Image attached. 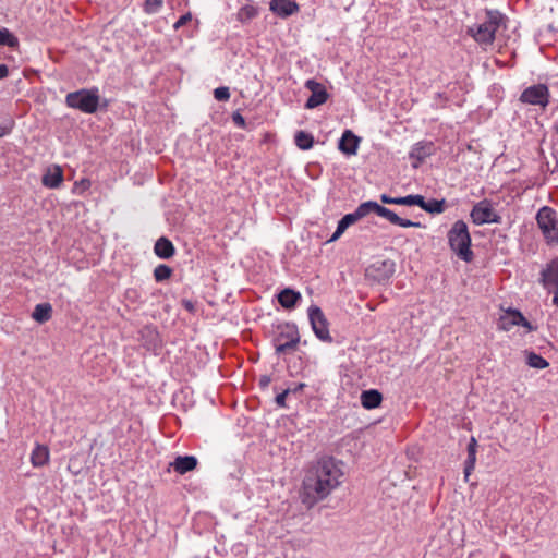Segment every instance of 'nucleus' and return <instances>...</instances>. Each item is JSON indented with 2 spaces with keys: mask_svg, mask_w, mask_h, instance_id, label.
<instances>
[{
  "mask_svg": "<svg viewBox=\"0 0 558 558\" xmlns=\"http://www.w3.org/2000/svg\"><path fill=\"white\" fill-rule=\"evenodd\" d=\"M342 463L332 457H323L305 473L301 488L302 504L313 508L327 498L342 483Z\"/></svg>",
  "mask_w": 558,
  "mask_h": 558,
  "instance_id": "obj_1",
  "label": "nucleus"
},
{
  "mask_svg": "<svg viewBox=\"0 0 558 558\" xmlns=\"http://www.w3.org/2000/svg\"><path fill=\"white\" fill-rule=\"evenodd\" d=\"M371 213H375L377 216L387 219L390 223L410 228V227H420V222H414L409 219H404L399 217L392 210L379 205L377 202L367 201L361 203L353 213L347 214L342 217L343 221L348 225V227L354 225L360 219L366 217Z\"/></svg>",
  "mask_w": 558,
  "mask_h": 558,
  "instance_id": "obj_2",
  "label": "nucleus"
},
{
  "mask_svg": "<svg viewBox=\"0 0 558 558\" xmlns=\"http://www.w3.org/2000/svg\"><path fill=\"white\" fill-rule=\"evenodd\" d=\"M508 19L498 10H486L485 20L478 24L470 26L466 31L478 45H492L495 40L496 33L504 26L506 27Z\"/></svg>",
  "mask_w": 558,
  "mask_h": 558,
  "instance_id": "obj_3",
  "label": "nucleus"
},
{
  "mask_svg": "<svg viewBox=\"0 0 558 558\" xmlns=\"http://www.w3.org/2000/svg\"><path fill=\"white\" fill-rule=\"evenodd\" d=\"M450 248L458 257L466 263L471 262L474 254L471 250V235L463 220L456 221L448 232Z\"/></svg>",
  "mask_w": 558,
  "mask_h": 558,
  "instance_id": "obj_4",
  "label": "nucleus"
},
{
  "mask_svg": "<svg viewBox=\"0 0 558 558\" xmlns=\"http://www.w3.org/2000/svg\"><path fill=\"white\" fill-rule=\"evenodd\" d=\"M99 101L100 95L97 87L82 88L71 92L65 96V105L69 108L76 109L88 114H93L98 110Z\"/></svg>",
  "mask_w": 558,
  "mask_h": 558,
  "instance_id": "obj_5",
  "label": "nucleus"
},
{
  "mask_svg": "<svg viewBox=\"0 0 558 558\" xmlns=\"http://www.w3.org/2000/svg\"><path fill=\"white\" fill-rule=\"evenodd\" d=\"M300 343V333L294 323H280L276 327L274 345L277 355L291 353Z\"/></svg>",
  "mask_w": 558,
  "mask_h": 558,
  "instance_id": "obj_6",
  "label": "nucleus"
},
{
  "mask_svg": "<svg viewBox=\"0 0 558 558\" xmlns=\"http://www.w3.org/2000/svg\"><path fill=\"white\" fill-rule=\"evenodd\" d=\"M536 221L546 241L550 244H558V217L556 210L549 206H543L537 211Z\"/></svg>",
  "mask_w": 558,
  "mask_h": 558,
  "instance_id": "obj_7",
  "label": "nucleus"
},
{
  "mask_svg": "<svg viewBox=\"0 0 558 558\" xmlns=\"http://www.w3.org/2000/svg\"><path fill=\"white\" fill-rule=\"evenodd\" d=\"M470 217L476 226L501 222V217L494 210L492 202L486 198L473 206Z\"/></svg>",
  "mask_w": 558,
  "mask_h": 558,
  "instance_id": "obj_8",
  "label": "nucleus"
},
{
  "mask_svg": "<svg viewBox=\"0 0 558 558\" xmlns=\"http://www.w3.org/2000/svg\"><path fill=\"white\" fill-rule=\"evenodd\" d=\"M308 319L315 336L324 342H332L329 333L328 320L322 308L317 305H311L308 308Z\"/></svg>",
  "mask_w": 558,
  "mask_h": 558,
  "instance_id": "obj_9",
  "label": "nucleus"
},
{
  "mask_svg": "<svg viewBox=\"0 0 558 558\" xmlns=\"http://www.w3.org/2000/svg\"><path fill=\"white\" fill-rule=\"evenodd\" d=\"M549 89L545 84H535L525 88L520 95V101L545 108L549 104Z\"/></svg>",
  "mask_w": 558,
  "mask_h": 558,
  "instance_id": "obj_10",
  "label": "nucleus"
},
{
  "mask_svg": "<svg viewBox=\"0 0 558 558\" xmlns=\"http://www.w3.org/2000/svg\"><path fill=\"white\" fill-rule=\"evenodd\" d=\"M514 326H522L527 332L536 330L519 310L508 308L499 319V328L510 331Z\"/></svg>",
  "mask_w": 558,
  "mask_h": 558,
  "instance_id": "obj_11",
  "label": "nucleus"
},
{
  "mask_svg": "<svg viewBox=\"0 0 558 558\" xmlns=\"http://www.w3.org/2000/svg\"><path fill=\"white\" fill-rule=\"evenodd\" d=\"M304 87L311 92V96L305 102L306 109H314L324 105L329 99V93L326 87L314 78L305 82Z\"/></svg>",
  "mask_w": 558,
  "mask_h": 558,
  "instance_id": "obj_12",
  "label": "nucleus"
},
{
  "mask_svg": "<svg viewBox=\"0 0 558 558\" xmlns=\"http://www.w3.org/2000/svg\"><path fill=\"white\" fill-rule=\"evenodd\" d=\"M436 153L435 144L430 141H421L415 143L410 153L409 158L412 161V167L417 169L426 158L433 156Z\"/></svg>",
  "mask_w": 558,
  "mask_h": 558,
  "instance_id": "obj_13",
  "label": "nucleus"
},
{
  "mask_svg": "<svg viewBox=\"0 0 558 558\" xmlns=\"http://www.w3.org/2000/svg\"><path fill=\"white\" fill-rule=\"evenodd\" d=\"M395 262L391 259H384L374 263L368 269L367 272L378 282L388 281L395 274Z\"/></svg>",
  "mask_w": 558,
  "mask_h": 558,
  "instance_id": "obj_14",
  "label": "nucleus"
},
{
  "mask_svg": "<svg viewBox=\"0 0 558 558\" xmlns=\"http://www.w3.org/2000/svg\"><path fill=\"white\" fill-rule=\"evenodd\" d=\"M270 11L281 19H287L299 12L300 7L294 0H271Z\"/></svg>",
  "mask_w": 558,
  "mask_h": 558,
  "instance_id": "obj_15",
  "label": "nucleus"
},
{
  "mask_svg": "<svg viewBox=\"0 0 558 558\" xmlns=\"http://www.w3.org/2000/svg\"><path fill=\"white\" fill-rule=\"evenodd\" d=\"M141 341L142 344L151 351H156L161 345V340L156 328L151 326H145L141 331Z\"/></svg>",
  "mask_w": 558,
  "mask_h": 558,
  "instance_id": "obj_16",
  "label": "nucleus"
},
{
  "mask_svg": "<svg viewBox=\"0 0 558 558\" xmlns=\"http://www.w3.org/2000/svg\"><path fill=\"white\" fill-rule=\"evenodd\" d=\"M360 137L351 130H345L339 141V149L347 155H355L357 153Z\"/></svg>",
  "mask_w": 558,
  "mask_h": 558,
  "instance_id": "obj_17",
  "label": "nucleus"
},
{
  "mask_svg": "<svg viewBox=\"0 0 558 558\" xmlns=\"http://www.w3.org/2000/svg\"><path fill=\"white\" fill-rule=\"evenodd\" d=\"M197 459L194 456H178L170 466L179 474H185L197 466Z\"/></svg>",
  "mask_w": 558,
  "mask_h": 558,
  "instance_id": "obj_18",
  "label": "nucleus"
},
{
  "mask_svg": "<svg viewBox=\"0 0 558 558\" xmlns=\"http://www.w3.org/2000/svg\"><path fill=\"white\" fill-rule=\"evenodd\" d=\"M301 293L290 288L283 289L278 294V302L286 310L294 308L301 302Z\"/></svg>",
  "mask_w": 558,
  "mask_h": 558,
  "instance_id": "obj_19",
  "label": "nucleus"
},
{
  "mask_svg": "<svg viewBox=\"0 0 558 558\" xmlns=\"http://www.w3.org/2000/svg\"><path fill=\"white\" fill-rule=\"evenodd\" d=\"M154 253L161 259H170L175 254V247L168 238L161 236L155 242Z\"/></svg>",
  "mask_w": 558,
  "mask_h": 558,
  "instance_id": "obj_20",
  "label": "nucleus"
},
{
  "mask_svg": "<svg viewBox=\"0 0 558 558\" xmlns=\"http://www.w3.org/2000/svg\"><path fill=\"white\" fill-rule=\"evenodd\" d=\"M541 282L547 288L554 284L558 288V260H551L541 272Z\"/></svg>",
  "mask_w": 558,
  "mask_h": 558,
  "instance_id": "obj_21",
  "label": "nucleus"
},
{
  "mask_svg": "<svg viewBox=\"0 0 558 558\" xmlns=\"http://www.w3.org/2000/svg\"><path fill=\"white\" fill-rule=\"evenodd\" d=\"M383 395L377 389L364 390L361 393L362 407L372 410L376 409L381 404Z\"/></svg>",
  "mask_w": 558,
  "mask_h": 558,
  "instance_id": "obj_22",
  "label": "nucleus"
},
{
  "mask_svg": "<svg viewBox=\"0 0 558 558\" xmlns=\"http://www.w3.org/2000/svg\"><path fill=\"white\" fill-rule=\"evenodd\" d=\"M420 207L430 215H439L446 211V209L448 208V204L445 198H432L429 201H426L425 197L422 196Z\"/></svg>",
  "mask_w": 558,
  "mask_h": 558,
  "instance_id": "obj_23",
  "label": "nucleus"
},
{
  "mask_svg": "<svg viewBox=\"0 0 558 558\" xmlns=\"http://www.w3.org/2000/svg\"><path fill=\"white\" fill-rule=\"evenodd\" d=\"M63 181V172L60 167H54L53 170H48L41 179L43 185L49 189H57Z\"/></svg>",
  "mask_w": 558,
  "mask_h": 558,
  "instance_id": "obj_24",
  "label": "nucleus"
},
{
  "mask_svg": "<svg viewBox=\"0 0 558 558\" xmlns=\"http://www.w3.org/2000/svg\"><path fill=\"white\" fill-rule=\"evenodd\" d=\"M468 458L464 462V475H465V478L469 477V475L471 474V472L474 470L475 468V462H476V451H477V441L474 437H471L469 444H468Z\"/></svg>",
  "mask_w": 558,
  "mask_h": 558,
  "instance_id": "obj_25",
  "label": "nucleus"
},
{
  "mask_svg": "<svg viewBox=\"0 0 558 558\" xmlns=\"http://www.w3.org/2000/svg\"><path fill=\"white\" fill-rule=\"evenodd\" d=\"M48 461H49L48 447H46L44 445H37L33 449L32 454H31V462H32L33 466H35V468L44 466L48 463Z\"/></svg>",
  "mask_w": 558,
  "mask_h": 558,
  "instance_id": "obj_26",
  "label": "nucleus"
},
{
  "mask_svg": "<svg viewBox=\"0 0 558 558\" xmlns=\"http://www.w3.org/2000/svg\"><path fill=\"white\" fill-rule=\"evenodd\" d=\"M52 316V306L50 303L37 304L32 313V317L39 324L48 322Z\"/></svg>",
  "mask_w": 558,
  "mask_h": 558,
  "instance_id": "obj_27",
  "label": "nucleus"
},
{
  "mask_svg": "<svg viewBox=\"0 0 558 558\" xmlns=\"http://www.w3.org/2000/svg\"><path fill=\"white\" fill-rule=\"evenodd\" d=\"M295 145L302 150H308L314 145V136L305 131H298L294 135Z\"/></svg>",
  "mask_w": 558,
  "mask_h": 558,
  "instance_id": "obj_28",
  "label": "nucleus"
},
{
  "mask_svg": "<svg viewBox=\"0 0 558 558\" xmlns=\"http://www.w3.org/2000/svg\"><path fill=\"white\" fill-rule=\"evenodd\" d=\"M258 15V8L253 4H245L238 11V20L247 23Z\"/></svg>",
  "mask_w": 558,
  "mask_h": 558,
  "instance_id": "obj_29",
  "label": "nucleus"
},
{
  "mask_svg": "<svg viewBox=\"0 0 558 558\" xmlns=\"http://www.w3.org/2000/svg\"><path fill=\"white\" fill-rule=\"evenodd\" d=\"M526 363L530 367L544 369L549 363L539 354L535 352H529L526 356Z\"/></svg>",
  "mask_w": 558,
  "mask_h": 558,
  "instance_id": "obj_30",
  "label": "nucleus"
},
{
  "mask_svg": "<svg viewBox=\"0 0 558 558\" xmlns=\"http://www.w3.org/2000/svg\"><path fill=\"white\" fill-rule=\"evenodd\" d=\"M0 46H8L10 48H15L19 46V39L8 29H0Z\"/></svg>",
  "mask_w": 558,
  "mask_h": 558,
  "instance_id": "obj_31",
  "label": "nucleus"
},
{
  "mask_svg": "<svg viewBox=\"0 0 558 558\" xmlns=\"http://www.w3.org/2000/svg\"><path fill=\"white\" fill-rule=\"evenodd\" d=\"M173 274L171 267L166 264H160L154 269V278L157 282L168 280Z\"/></svg>",
  "mask_w": 558,
  "mask_h": 558,
  "instance_id": "obj_32",
  "label": "nucleus"
},
{
  "mask_svg": "<svg viewBox=\"0 0 558 558\" xmlns=\"http://www.w3.org/2000/svg\"><path fill=\"white\" fill-rule=\"evenodd\" d=\"M422 196L423 195L421 194H410L407 196H400L398 197L397 205L420 207Z\"/></svg>",
  "mask_w": 558,
  "mask_h": 558,
  "instance_id": "obj_33",
  "label": "nucleus"
},
{
  "mask_svg": "<svg viewBox=\"0 0 558 558\" xmlns=\"http://www.w3.org/2000/svg\"><path fill=\"white\" fill-rule=\"evenodd\" d=\"M163 0H145L143 10L147 14H155L162 8Z\"/></svg>",
  "mask_w": 558,
  "mask_h": 558,
  "instance_id": "obj_34",
  "label": "nucleus"
},
{
  "mask_svg": "<svg viewBox=\"0 0 558 558\" xmlns=\"http://www.w3.org/2000/svg\"><path fill=\"white\" fill-rule=\"evenodd\" d=\"M214 97L218 101H228L230 99V90L226 86L217 87L214 90Z\"/></svg>",
  "mask_w": 558,
  "mask_h": 558,
  "instance_id": "obj_35",
  "label": "nucleus"
},
{
  "mask_svg": "<svg viewBox=\"0 0 558 558\" xmlns=\"http://www.w3.org/2000/svg\"><path fill=\"white\" fill-rule=\"evenodd\" d=\"M348 225L343 221V219L341 218L338 222V226H337V229L336 231L333 232V234L331 235V238L328 240V242H335L337 241L343 233L344 231L348 229Z\"/></svg>",
  "mask_w": 558,
  "mask_h": 558,
  "instance_id": "obj_36",
  "label": "nucleus"
},
{
  "mask_svg": "<svg viewBox=\"0 0 558 558\" xmlns=\"http://www.w3.org/2000/svg\"><path fill=\"white\" fill-rule=\"evenodd\" d=\"M232 121L240 129L246 128V121H245L244 117L238 111L233 112Z\"/></svg>",
  "mask_w": 558,
  "mask_h": 558,
  "instance_id": "obj_37",
  "label": "nucleus"
},
{
  "mask_svg": "<svg viewBox=\"0 0 558 558\" xmlns=\"http://www.w3.org/2000/svg\"><path fill=\"white\" fill-rule=\"evenodd\" d=\"M192 20V14L190 12L183 14L180 16V19L174 23L173 27L174 29H179L180 27L184 26Z\"/></svg>",
  "mask_w": 558,
  "mask_h": 558,
  "instance_id": "obj_38",
  "label": "nucleus"
},
{
  "mask_svg": "<svg viewBox=\"0 0 558 558\" xmlns=\"http://www.w3.org/2000/svg\"><path fill=\"white\" fill-rule=\"evenodd\" d=\"M289 396V391L283 390L281 393L276 396V403L280 408H286V399Z\"/></svg>",
  "mask_w": 558,
  "mask_h": 558,
  "instance_id": "obj_39",
  "label": "nucleus"
},
{
  "mask_svg": "<svg viewBox=\"0 0 558 558\" xmlns=\"http://www.w3.org/2000/svg\"><path fill=\"white\" fill-rule=\"evenodd\" d=\"M90 183L88 180H81L80 182H75L73 192L75 193L76 190L85 191L89 187Z\"/></svg>",
  "mask_w": 558,
  "mask_h": 558,
  "instance_id": "obj_40",
  "label": "nucleus"
},
{
  "mask_svg": "<svg viewBox=\"0 0 558 558\" xmlns=\"http://www.w3.org/2000/svg\"><path fill=\"white\" fill-rule=\"evenodd\" d=\"M306 385L303 383H300L298 385H294L293 387H289L286 390L289 391V395H296L301 392Z\"/></svg>",
  "mask_w": 558,
  "mask_h": 558,
  "instance_id": "obj_41",
  "label": "nucleus"
},
{
  "mask_svg": "<svg viewBox=\"0 0 558 558\" xmlns=\"http://www.w3.org/2000/svg\"><path fill=\"white\" fill-rule=\"evenodd\" d=\"M182 306L190 313L195 312V304L191 300L183 299L182 300Z\"/></svg>",
  "mask_w": 558,
  "mask_h": 558,
  "instance_id": "obj_42",
  "label": "nucleus"
},
{
  "mask_svg": "<svg viewBox=\"0 0 558 558\" xmlns=\"http://www.w3.org/2000/svg\"><path fill=\"white\" fill-rule=\"evenodd\" d=\"M380 201L381 203L384 204H393V205H397V201H398V197H391L387 194H381L380 195Z\"/></svg>",
  "mask_w": 558,
  "mask_h": 558,
  "instance_id": "obj_43",
  "label": "nucleus"
},
{
  "mask_svg": "<svg viewBox=\"0 0 558 558\" xmlns=\"http://www.w3.org/2000/svg\"><path fill=\"white\" fill-rule=\"evenodd\" d=\"M9 75V68L5 64H0V80L5 78Z\"/></svg>",
  "mask_w": 558,
  "mask_h": 558,
  "instance_id": "obj_44",
  "label": "nucleus"
},
{
  "mask_svg": "<svg viewBox=\"0 0 558 558\" xmlns=\"http://www.w3.org/2000/svg\"><path fill=\"white\" fill-rule=\"evenodd\" d=\"M270 383V378L268 376H263L259 380L262 386H267Z\"/></svg>",
  "mask_w": 558,
  "mask_h": 558,
  "instance_id": "obj_45",
  "label": "nucleus"
},
{
  "mask_svg": "<svg viewBox=\"0 0 558 558\" xmlns=\"http://www.w3.org/2000/svg\"><path fill=\"white\" fill-rule=\"evenodd\" d=\"M7 133L5 129L0 128V137H2Z\"/></svg>",
  "mask_w": 558,
  "mask_h": 558,
  "instance_id": "obj_46",
  "label": "nucleus"
},
{
  "mask_svg": "<svg viewBox=\"0 0 558 558\" xmlns=\"http://www.w3.org/2000/svg\"><path fill=\"white\" fill-rule=\"evenodd\" d=\"M557 133H558V126H557Z\"/></svg>",
  "mask_w": 558,
  "mask_h": 558,
  "instance_id": "obj_47",
  "label": "nucleus"
}]
</instances>
